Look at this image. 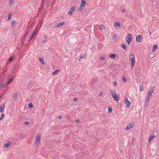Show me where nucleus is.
<instances>
[{"label":"nucleus","instance_id":"nucleus-1","mask_svg":"<svg viewBox=\"0 0 159 159\" xmlns=\"http://www.w3.org/2000/svg\"><path fill=\"white\" fill-rule=\"evenodd\" d=\"M86 4V3L84 0H82L81 1V3L80 4L79 7L78 9V11H81L83 10L84 9Z\"/></svg>","mask_w":159,"mask_h":159},{"label":"nucleus","instance_id":"nucleus-2","mask_svg":"<svg viewBox=\"0 0 159 159\" xmlns=\"http://www.w3.org/2000/svg\"><path fill=\"white\" fill-rule=\"evenodd\" d=\"M133 37L131 34H128L127 35L126 38V41L128 44H130V42L131 41Z\"/></svg>","mask_w":159,"mask_h":159},{"label":"nucleus","instance_id":"nucleus-3","mask_svg":"<svg viewBox=\"0 0 159 159\" xmlns=\"http://www.w3.org/2000/svg\"><path fill=\"white\" fill-rule=\"evenodd\" d=\"M76 145H74L73 148L77 150V151L78 152H80L81 151H83L84 150V148H85V147L84 146H83L82 147H78V148L76 146Z\"/></svg>","mask_w":159,"mask_h":159},{"label":"nucleus","instance_id":"nucleus-4","mask_svg":"<svg viewBox=\"0 0 159 159\" xmlns=\"http://www.w3.org/2000/svg\"><path fill=\"white\" fill-rule=\"evenodd\" d=\"M142 35H139L136 36V40L138 42H141L143 40Z\"/></svg>","mask_w":159,"mask_h":159},{"label":"nucleus","instance_id":"nucleus-5","mask_svg":"<svg viewBox=\"0 0 159 159\" xmlns=\"http://www.w3.org/2000/svg\"><path fill=\"white\" fill-rule=\"evenodd\" d=\"M75 6L71 7L70 9V11L68 12V14L70 15H72L75 9Z\"/></svg>","mask_w":159,"mask_h":159},{"label":"nucleus","instance_id":"nucleus-6","mask_svg":"<svg viewBox=\"0 0 159 159\" xmlns=\"http://www.w3.org/2000/svg\"><path fill=\"white\" fill-rule=\"evenodd\" d=\"M124 103L126 105L127 107L128 108H129L130 107V102L129 101H128L127 98H126L124 101Z\"/></svg>","mask_w":159,"mask_h":159},{"label":"nucleus","instance_id":"nucleus-7","mask_svg":"<svg viewBox=\"0 0 159 159\" xmlns=\"http://www.w3.org/2000/svg\"><path fill=\"white\" fill-rule=\"evenodd\" d=\"M134 126V125L133 123H131L129 124L128 126L125 128V129L127 130L133 127Z\"/></svg>","mask_w":159,"mask_h":159},{"label":"nucleus","instance_id":"nucleus-8","mask_svg":"<svg viewBox=\"0 0 159 159\" xmlns=\"http://www.w3.org/2000/svg\"><path fill=\"white\" fill-rule=\"evenodd\" d=\"M40 135L37 134L36 136L35 143H40Z\"/></svg>","mask_w":159,"mask_h":159},{"label":"nucleus","instance_id":"nucleus-9","mask_svg":"<svg viewBox=\"0 0 159 159\" xmlns=\"http://www.w3.org/2000/svg\"><path fill=\"white\" fill-rule=\"evenodd\" d=\"M65 23V21H62V22L61 23H58L57 24H56L55 25V27L56 28H58V27H61V26L63 25H64Z\"/></svg>","mask_w":159,"mask_h":159},{"label":"nucleus","instance_id":"nucleus-10","mask_svg":"<svg viewBox=\"0 0 159 159\" xmlns=\"http://www.w3.org/2000/svg\"><path fill=\"white\" fill-rule=\"evenodd\" d=\"M112 97L116 101H118L119 100V95L118 94H115L114 95H112Z\"/></svg>","mask_w":159,"mask_h":159},{"label":"nucleus","instance_id":"nucleus-11","mask_svg":"<svg viewBox=\"0 0 159 159\" xmlns=\"http://www.w3.org/2000/svg\"><path fill=\"white\" fill-rule=\"evenodd\" d=\"M4 104L2 103L0 106V112H2L3 111L4 109Z\"/></svg>","mask_w":159,"mask_h":159},{"label":"nucleus","instance_id":"nucleus-12","mask_svg":"<svg viewBox=\"0 0 159 159\" xmlns=\"http://www.w3.org/2000/svg\"><path fill=\"white\" fill-rule=\"evenodd\" d=\"M155 135H154V134H151L149 137V138H148V141L149 142H150V141L152 140L154 138H155Z\"/></svg>","mask_w":159,"mask_h":159},{"label":"nucleus","instance_id":"nucleus-13","mask_svg":"<svg viewBox=\"0 0 159 159\" xmlns=\"http://www.w3.org/2000/svg\"><path fill=\"white\" fill-rule=\"evenodd\" d=\"M130 60H131L132 68L135 65V60L134 58H132V59H130Z\"/></svg>","mask_w":159,"mask_h":159},{"label":"nucleus","instance_id":"nucleus-14","mask_svg":"<svg viewBox=\"0 0 159 159\" xmlns=\"http://www.w3.org/2000/svg\"><path fill=\"white\" fill-rule=\"evenodd\" d=\"M12 143L10 141L8 142L7 143L5 144L4 148H8L10 145H11Z\"/></svg>","mask_w":159,"mask_h":159},{"label":"nucleus","instance_id":"nucleus-15","mask_svg":"<svg viewBox=\"0 0 159 159\" xmlns=\"http://www.w3.org/2000/svg\"><path fill=\"white\" fill-rule=\"evenodd\" d=\"M114 26L116 27H118V28H120V24L119 22H116L115 23Z\"/></svg>","mask_w":159,"mask_h":159},{"label":"nucleus","instance_id":"nucleus-16","mask_svg":"<svg viewBox=\"0 0 159 159\" xmlns=\"http://www.w3.org/2000/svg\"><path fill=\"white\" fill-rule=\"evenodd\" d=\"M150 102V99H147L146 101V103H145V105L144 106L145 108H146L147 107H148V104Z\"/></svg>","mask_w":159,"mask_h":159},{"label":"nucleus","instance_id":"nucleus-17","mask_svg":"<svg viewBox=\"0 0 159 159\" xmlns=\"http://www.w3.org/2000/svg\"><path fill=\"white\" fill-rule=\"evenodd\" d=\"M154 87H152L149 90V92H148L149 93H150L152 94L154 93Z\"/></svg>","mask_w":159,"mask_h":159},{"label":"nucleus","instance_id":"nucleus-18","mask_svg":"<svg viewBox=\"0 0 159 159\" xmlns=\"http://www.w3.org/2000/svg\"><path fill=\"white\" fill-rule=\"evenodd\" d=\"M116 56H117L116 54H110L109 56V57H110L112 58H115L116 57Z\"/></svg>","mask_w":159,"mask_h":159},{"label":"nucleus","instance_id":"nucleus-19","mask_svg":"<svg viewBox=\"0 0 159 159\" xmlns=\"http://www.w3.org/2000/svg\"><path fill=\"white\" fill-rule=\"evenodd\" d=\"M110 92L111 93L112 96V95H114L115 94H116V93L115 91L113 90V89H110Z\"/></svg>","mask_w":159,"mask_h":159},{"label":"nucleus","instance_id":"nucleus-20","mask_svg":"<svg viewBox=\"0 0 159 159\" xmlns=\"http://www.w3.org/2000/svg\"><path fill=\"white\" fill-rule=\"evenodd\" d=\"M152 94L150 93H149L148 92L147 94V97L146 98V99H150L152 97Z\"/></svg>","mask_w":159,"mask_h":159},{"label":"nucleus","instance_id":"nucleus-21","mask_svg":"<svg viewBox=\"0 0 159 159\" xmlns=\"http://www.w3.org/2000/svg\"><path fill=\"white\" fill-rule=\"evenodd\" d=\"M17 95L18 94L16 93H15L13 95V98L16 101L18 99Z\"/></svg>","mask_w":159,"mask_h":159},{"label":"nucleus","instance_id":"nucleus-22","mask_svg":"<svg viewBox=\"0 0 159 159\" xmlns=\"http://www.w3.org/2000/svg\"><path fill=\"white\" fill-rule=\"evenodd\" d=\"M59 71H60V70L59 69L55 71L52 73V75H57V73Z\"/></svg>","mask_w":159,"mask_h":159},{"label":"nucleus","instance_id":"nucleus-23","mask_svg":"<svg viewBox=\"0 0 159 159\" xmlns=\"http://www.w3.org/2000/svg\"><path fill=\"white\" fill-rule=\"evenodd\" d=\"M13 78L12 79H9L7 82V86L9 84H10L11 83V82H12V81L13 80Z\"/></svg>","mask_w":159,"mask_h":159},{"label":"nucleus","instance_id":"nucleus-24","mask_svg":"<svg viewBox=\"0 0 159 159\" xmlns=\"http://www.w3.org/2000/svg\"><path fill=\"white\" fill-rule=\"evenodd\" d=\"M129 59L134 58V54L132 53H131L130 54H129Z\"/></svg>","mask_w":159,"mask_h":159},{"label":"nucleus","instance_id":"nucleus-25","mask_svg":"<svg viewBox=\"0 0 159 159\" xmlns=\"http://www.w3.org/2000/svg\"><path fill=\"white\" fill-rule=\"evenodd\" d=\"M16 20H12L11 22V25L12 26H13L15 24V23L16 22Z\"/></svg>","mask_w":159,"mask_h":159},{"label":"nucleus","instance_id":"nucleus-26","mask_svg":"<svg viewBox=\"0 0 159 159\" xmlns=\"http://www.w3.org/2000/svg\"><path fill=\"white\" fill-rule=\"evenodd\" d=\"M32 27L31 26H29V27H28V29L27 31V32H26L27 34V33L28 32H29L32 29Z\"/></svg>","mask_w":159,"mask_h":159},{"label":"nucleus","instance_id":"nucleus-27","mask_svg":"<svg viewBox=\"0 0 159 159\" xmlns=\"http://www.w3.org/2000/svg\"><path fill=\"white\" fill-rule=\"evenodd\" d=\"M47 37L46 36H44L43 38V39L42 40V42L43 43L45 42L47 40Z\"/></svg>","mask_w":159,"mask_h":159},{"label":"nucleus","instance_id":"nucleus-28","mask_svg":"<svg viewBox=\"0 0 159 159\" xmlns=\"http://www.w3.org/2000/svg\"><path fill=\"white\" fill-rule=\"evenodd\" d=\"M33 106L32 103H30L28 105V107L29 109H31L33 108Z\"/></svg>","mask_w":159,"mask_h":159},{"label":"nucleus","instance_id":"nucleus-29","mask_svg":"<svg viewBox=\"0 0 159 159\" xmlns=\"http://www.w3.org/2000/svg\"><path fill=\"white\" fill-rule=\"evenodd\" d=\"M100 27L102 30H104L105 29V26L102 24L100 25Z\"/></svg>","mask_w":159,"mask_h":159},{"label":"nucleus","instance_id":"nucleus-30","mask_svg":"<svg viewBox=\"0 0 159 159\" xmlns=\"http://www.w3.org/2000/svg\"><path fill=\"white\" fill-rule=\"evenodd\" d=\"M157 45L156 44V45H155L153 48H152V51H155V50L157 49Z\"/></svg>","mask_w":159,"mask_h":159},{"label":"nucleus","instance_id":"nucleus-31","mask_svg":"<svg viewBox=\"0 0 159 159\" xmlns=\"http://www.w3.org/2000/svg\"><path fill=\"white\" fill-rule=\"evenodd\" d=\"M39 61L40 62H41L43 64H44L45 62L44 61L43 59L40 58L39 59Z\"/></svg>","mask_w":159,"mask_h":159},{"label":"nucleus","instance_id":"nucleus-32","mask_svg":"<svg viewBox=\"0 0 159 159\" xmlns=\"http://www.w3.org/2000/svg\"><path fill=\"white\" fill-rule=\"evenodd\" d=\"M13 2V0H9V6H11L12 5Z\"/></svg>","mask_w":159,"mask_h":159},{"label":"nucleus","instance_id":"nucleus-33","mask_svg":"<svg viewBox=\"0 0 159 159\" xmlns=\"http://www.w3.org/2000/svg\"><path fill=\"white\" fill-rule=\"evenodd\" d=\"M122 80L124 82H126L127 79L125 77L123 76V77H122Z\"/></svg>","mask_w":159,"mask_h":159},{"label":"nucleus","instance_id":"nucleus-34","mask_svg":"<svg viewBox=\"0 0 159 159\" xmlns=\"http://www.w3.org/2000/svg\"><path fill=\"white\" fill-rule=\"evenodd\" d=\"M121 47L124 49H126V46L125 44H122L120 45Z\"/></svg>","mask_w":159,"mask_h":159},{"label":"nucleus","instance_id":"nucleus-35","mask_svg":"<svg viewBox=\"0 0 159 159\" xmlns=\"http://www.w3.org/2000/svg\"><path fill=\"white\" fill-rule=\"evenodd\" d=\"M112 111V108L111 107H109L108 108V111L109 112H111Z\"/></svg>","mask_w":159,"mask_h":159},{"label":"nucleus","instance_id":"nucleus-36","mask_svg":"<svg viewBox=\"0 0 159 159\" xmlns=\"http://www.w3.org/2000/svg\"><path fill=\"white\" fill-rule=\"evenodd\" d=\"M13 58L12 57H11L8 61V62L10 63L13 60Z\"/></svg>","mask_w":159,"mask_h":159},{"label":"nucleus","instance_id":"nucleus-37","mask_svg":"<svg viewBox=\"0 0 159 159\" xmlns=\"http://www.w3.org/2000/svg\"><path fill=\"white\" fill-rule=\"evenodd\" d=\"M11 13H9L8 15V20H9L11 18Z\"/></svg>","mask_w":159,"mask_h":159},{"label":"nucleus","instance_id":"nucleus-38","mask_svg":"<svg viewBox=\"0 0 159 159\" xmlns=\"http://www.w3.org/2000/svg\"><path fill=\"white\" fill-rule=\"evenodd\" d=\"M4 116V115L3 114H2L1 117L0 118V121H1L2 119L3 118Z\"/></svg>","mask_w":159,"mask_h":159},{"label":"nucleus","instance_id":"nucleus-39","mask_svg":"<svg viewBox=\"0 0 159 159\" xmlns=\"http://www.w3.org/2000/svg\"><path fill=\"white\" fill-rule=\"evenodd\" d=\"M16 67H17L18 68H19V65H17V64H16L15 65V66L14 68V69H13V70H14L16 68Z\"/></svg>","mask_w":159,"mask_h":159},{"label":"nucleus","instance_id":"nucleus-40","mask_svg":"<svg viewBox=\"0 0 159 159\" xmlns=\"http://www.w3.org/2000/svg\"><path fill=\"white\" fill-rule=\"evenodd\" d=\"M29 124H30V123L28 121H26L24 123V124L26 125H28Z\"/></svg>","mask_w":159,"mask_h":159},{"label":"nucleus","instance_id":"nucleus-41","mask_svg":"<svg viewBox=\"0 0 159 159\" xmlns=\"http://www.w3.org/2000/svg\"><path fill=\"white\" fill-rule=\"evenodd\" d=\"M140 89L141 91H142L143 90V86H140Z\"/></svg>","mask_w":159,"mask_h":159},{"label":"nucleus","instance_id":"nucleus-42","mask_svg":"<svg viewBox=\"0 0 159 159\" xmlns=\"http://www.w3.org/2000/svg\"><path fill=\"white\" fill-rule=\"evenodd\" d=\"M98 155H101V156H102V155L100 154H98L97 155V156H96V157H97V158L98 159V158H101V157H98Z\"/></svg>","mask_w":159,"mask_h":159},{"label":"nucleus","instance_id":"nucleus-43","mask_svg":"<svg viewBox=\"0 0 159 159\" xmlns=\"http://www.w3.org/2000/svg\"><path fill=\"white\" fill-rule=\"evenodd\" d=\"M114 86H117V82L116 81H114Z\"/></svg>","mask_w":159,"mask_h":159},{"label":"nucleus","instance_id":"nucleus-44","mask_svg":"<svg viewBox=\"0 0 159 159\" xmlns=\"http://www.w3.org/2000/svg\"><path fill=\"white\" fill-rule=\"evenodd\" d=\"M100 58H101V59L102 60V61H105V60H106V58H105V57H101Z\"/></svg>","mask_w":159,"mask_h":159},{"label":"nucleus","instance_id":"nucleus-45","mask_svg":"<svg viewBox=\"0 0 159 159\" xmlns=\"http://www.w3.org/2000/svg\"><path fill=\"white\" fill-rule=\"evenodd\" d=\"M103 94V92H101L100 93H99V96H101Z\"/></svg>","mask_w":159,"mask_h":159},{"label":"nucleus","instance_id":"nucleus-46","mask_svg":"<svg viewBox=\"0 0 159 159\" xmlns=\"http://www.w3.org/2000/svg\"><path fill=\"white\" fill-rule=\"evenodd\" d=\"M116 38V36L115 34L113 36H112V39H115Z\"/></svg>","mask_w":159,"mask_h":159},{"label":"nucleus","instance_id":"nucleus-47","mask_svg":"<svg viewBox=\"0 0 159 159\" xmlns=\"http://www.w3.org/2000/svg\"><path fill=\"white\" fill-rule=\"evenodd\" d=\"M57 118L59 120H61L62 118V117L61 116H59L57 117Z\"/></svg>","mask_w":159,"mask_h":159},{"label":"nucleus","instance_id":"nucleus-48","mask_svg":"<svg viewBox=\"0 0 159 159\" xmlns=\"http://www.w3.org/2000/svg\"><path fill=\"white\" fill-rule=\"evenodd\" d=\"M45 1V0H42V4H41V5H42V7H43V2H44Z\"/></svg>","mask_w":159,"mask_h":159},{"label":"nucleus","instance_id":"nucleus-49","mask_svg":"<svg viewBox=\"0 0 159 159\" xmlns=\"http://www.w3.org/2000/svg\"><path fill=\"white\" fill-rule=\"evenodd\" d=\"M73 100L74 101H78V98H75Z\"/></svg>","mask_w":159,"mask_h":159},{"label":"nucleus","instance_id":"nucleus-50","mask_svg":"<svg viewBox=\"0 0 159 159\" xmlns=\"http://www.w3.org/2000/svg\"><path fill=\"white\" fill-rule=\"evenodd\" d=\"M35 34V32L34 31L33 32V33L32 34L31 36H32V37H33L34 35Z\"/></svg>","mask_w":159,"mask_h":159},{"label":"nucleus","instance_id":"nucleus-51","mask_svg":"<svg viewBox=\"0 0 159 159\" xmlns=\"http://www.w3.org/2000/svg\"><path fill=\"white\" fill-rule=\"evenodd\" d=\"M33 37H32V36H31L30 37V39H29V40H28V41H29V42H30V41L32 39V38Z\"/></svg>","mask_w":159,"mask_h":159},{"label":"nucleus","instance_id":"nucleus-52","mask_svg":"<svg viewBox=\"0 0 159 159\" xmlns=\"http://www.w3.org/2000/svg\"><path fill=\"white\" fill-rule=\"evenodd\" d=\"M75 122H80V120L79 119H77V120H75Z\"/></svg>","mask_w":159,"mask_h":159},{"label":"nucleus","instance_id":"nucleus-53","mask_svg":"<svg viewBox=\"0 0 159 159\" xmlns=\"http://www.w3.org/2000/svg\"><path fill=\"white\" fill-rule=\"evenodd\" d=\"M121 12H123H123H125V9H122V10H121Z\"/></svg>","mask_w":159,"mask_h":159},{"label":"nucleus","instance_id":"nucleus-54","mask_svg":"<svg viewBox=\"0 0 159 159\" xmlns=\"http://www.w3.org/2000/svg\"><path fill=\"white\" fill-rule=\"evenodd\" d=\"M46 0V2L47 3V4L48 5L49 4V3L48 2L49 0Z\"/></svg>","mask_w":159,"mask_h":159},{"label":"nucleus","instance_id":"nucleus-55","mask_svg":"<svg viewBox=\"0 0 159 159\" xmlns=\"http://www.w3.org/2000/svg\"><path fill=\"white\" fill-rule=\"evenodd\" d=\"M25 39H24L23 41H22V44H23V43H24V41H25Z\"/></svg>","mask_w":159,"mask_h":159},{"label":"nucleus","instance_id":"nucleus-56","mask_svg":"<svg viewBox=\"0 0 159 159\" xmlns=\"http://www.w3.org/2000/svg\"><path fill=\"white\" fill-rule=\"evenodd\" d=\"M5 92H5L4 93H1L2 96V95H3V94H4V93H5Z\"/></svg>","mask_w":159,"mask_h":159},{"label":"nucleus","instance_id":"nucleus-57","mask_svg":"<svg viewBox=\"0 0 159 159\" xmlns=\"http://www.w3.org/2000/svg\"><path fill=\"white\" fill-rule=\"evenodd\" d=\"M83 58V57L82 56H81L80 57V58Z\"/></svg>","mask_w":159,"mask_h":159},{"label":"nucleus","instance_id":"nucleus-58","mask_svg":"<svg viewBox=\"0 0 159 159\" xmlns=\"http://www.w3.org/2000/svg\"><path fill=\"white\" fill-rule=\"evenodd\" d=\"M4 86V84H2V87H3Z\"/></svg>","mask_w":159,"mask_h":159},{"label":"nucleus","instance_id":"nucleus-59","mask_svg":"<svg viewBox=\"0 0 159 159\" xmlns=\"http://www.w3.org/2000/svg\"><path fill=\"white\" fill-rule=\"evenodd\" d=\"M149 34L151 35V32H149Z\"/></svg>","mask_w":159,"mask_h":159},{"label":"nucleus","instance_id":"nucleus-60","mask_svg":"<svg viewBox=\"0 0 159 159\" xmlns=\"http://www.w3.org/2000/svg\"><path fill=\"white\" fill-rule=\"evenodd\" d=\"M2 96L1 95V96H0V99L1 98Z\"/></svg>","mask_w":159,"mask_h":159},{"label":"nucleus","instance_id":"nucleus-61","mask_svg":"<svg viewBox=\"0 0 159 159\" xmlns=\"http://www.w3.org/2000/svg\"><path fill=\"white\" fill-rule=\"evenodd\" d=\"M26 37V36L25 35V38Z\"/></svg>","mask_w":159,"mask_h":159},{"label":"nucleus","instance_id":"nucleus-62","mask_svg":"<svg viewBox=\"0 0 159 159\" xmlns=\"http://www.w3.org/2000/svg\"><path fill=\"white\" fill-rule=\"evenodd\" d=\"M100 155H99V156L98 155V157H100Z\"/></svg>","mask_w":159,"mask_h":159},{"label":"nucleus","instance_id":"nucleus-63","mask_svg":"<svg viewBox=\"0 0 159 159\" xmlns=\"http://www.w3.org/2000/svg\"><path fill=\"white\" fill-rule=\"evenodd\" d=\"M20 136H21V137H22V135H21Z\"/></svg>","mask_w":159,"mask_h":159}]
</instances>
